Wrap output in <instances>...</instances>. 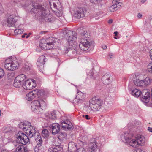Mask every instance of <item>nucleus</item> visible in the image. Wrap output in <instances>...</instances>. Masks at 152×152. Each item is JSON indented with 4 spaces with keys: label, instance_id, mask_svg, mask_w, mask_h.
I'll return each mask as SVG.
<instances>
[{
    "label": "nucleus",
    "instance_id": "41",
    "mask_svg": "<svg viewBox=\"0 0 152 152\" xmlns=\"http://www.w3.org/2000/svg\"><path fill=\"white\" fill-rule=\"evenodd\" d=\"M89 73H90V75L91 76V77H93L94 75V70H90Z\"/></svg>",
    "mask_w": 152,
    "mask_h": 152
},
{
    "label": "nucleus",
    "instance_id": "50",
    "mask_svg": "<svg viewBox=\"0 0 152 152\" xmlns=\"http://www.w3.org/2000/svg\"><path fill=\"white\" fill-rule=\"evenodd\" d=\"M91 0V1L92 3H93L94 2H95L98 1L99 0Z\"/></svg>",
    "mask_w": 152,
    "mask_h": 152
},
{
    "label": "nucleus",
    "instance_id": "52",
    "mask_svg": "<svg viewBox=\"0 0 152 152\" xmlns=\"http://www.w3.org/2000/svg\"><path fill=\"white\" fill-rule=\"evenodd\" d=\"M1 152H9V151L7 150H2Z\"/></svg>",
    "mask_w": 152,
    "mask_h": 152
},
{
    "label": "nucleus",
    "instance_id": "39",
    "mask_svg": "<svg viewBox=\"0 0 152 152\" xmlns=\"http://www.w3.org/2000/svg\"><path fill=\"white\" fill-rule=\"evenodd\" d=\"M74 152H86L85 149L83 148H80L77 149Z\"/></svg>",
    "mask_w": 152,
    "mask_h": 152
},
{
    "label": "nucleus",
    "instance_id": "42",
    "mask_svg": "<svg viewBox=\"0 0 152 152\" xmlns=\"http://www.w3.org/2000/svg\"><path fill=\"white\" fill-rule=\"evenodd\" d=\"M120 0H113V2L114 4H119L120 3L119 2Z\"/></svg>",
    "mask_w": 152,
    "mask_h": 152
},
{
    "label": "nucleus",
    "instance_id": "12",
    "mask_svg": "<svg viewBox=\"0 0 152 152\" xmlns=\"http://www.w3.org/2000/svg\"><path fill=\"white\" fill-rule=\"evenodd\" d=\"M85 96L84 94L77 90L76 97L73 101V103L77 105L81 104L84 101Z\"/></svg>",
    "mask_w": 152,
    "mask_h": 152
},
{
    "label": "nucleus",
    "instance_id": "4",
    "mask_svg": "<svg viewBox=\"0 0 152 152\" xmlns=\"http://www.w3.org/2000/svg\"><path fill=\"white\" fill-rule=\"evenodd\" d=\"M32 111L38 114H40L43 112V108L46 106V103L42 99L33 101L31 104Z\"/></svg>",
    "mask_w": 152,
    "mask_h": 152
},
{
    "label": "nucleus",
    "instance_id": "61",
    "mask_svg": "<svg viewBox=\"0 0 152 152\" xmlns=\"http://www.w3.org/2000/svg\"><path fill=\"white\" fill-rule=\"evenodd\" d=\"M151 94H152V90H151Z\"/></svg>",
    "mask_w": 152,
    "mask_h": 152
},
{
    "label": "nucleus",
    "instance_id": "34",
    "mask_svg": "<svg viewBox=\"0 0 152 152\" xmlns=\"http://www.w3.org/2000/svg\"><path fill=\"white\" fill-rule=\"evenodd\" d=\"M22 84L21 83L19 82L17 80H16V78H15L14 82L13 85L15 87H20Z\"/></svg>",
    "mask_w": 152,
    "mask_h": 152
},
{
    "label": "nucleus",
    "instance_id": "47",
    "mask_svg": "<svg viewBox=\"0 0 152 152\" xmlns=\"http://www.w3.org/2000/svg\"><path fill=\"white\" fill-rule=\"evenodd\" d=\"M142 16V15L141 14L139 13L138 14L137 17L139 18H141Z\"/></svg>",
    "mask_w": 152,
    "mask_h": 152
},
{
    "label": "nucleus",
    "instance_id": "23",
    "mask_svg": "<svg viewBox=\"0 0 152 152\" xmlns=\"http://www.w3.org/2000/svg\"><path fill=\"white\" fill-rule=\"evenodd\" d=\"M102 80L104 84L105 85H107L110 82V76L108 74L104 75L102 77Z\"/></svg>",
    "mask_w": 152,
    "mask_h": 152
},
{
    "label": "nucleus",
    "instance_id": "44",
    "mask_svg": "<svg viewBox=\"0 0 152 152\" xmlns=\"http://www.w3.org/2000/svg\"><path fill=\"white\" fill-rule=\"evenodd\" d=\"M150 57L151 60H152V49L149 52Z\"/></svg>",
    "mask_w": 152,
    "mask_h": 152
},
{
    "label": "nucleus",
    "instance_id": "7",
    "mask_svg": "<svg viewBox=\"0 0 152 152\" xmlns=\"http://www.w3.org/2000/svg\"><path fill=\"white\" fill-rule=\"evenodd\" d=\"M45 92L43 90H35L30 92L26 94V98L28 101H31L37 96H45Z\"/></svg>",
    "mask_w": 152,
    "mask_h": 152
},
{
    "label": "nucleus",
    "instance_id": "29",
    "mask_svg": "<svg viewBox=\"0 0 152 152\" xmlns=\"http://www.w3.org/2000/svg\"><path fill=\"white\" fill-rule=\"evenodd\" d=\"M47 45V43L43 44V43H40L39 46L41 48V49L44 50L50 49L52 48V46L49 47V46H48V47Z\"/></svg>",
    "mask_w": 152,
    "mask_h": 152
},
{
    "label": "nucleus",
    "instance_id": "31",
    "mask_svg": "<svg viewBox=\"0 0 152 152\" xmlns=\"http://www.w3.org/2000/svg\"><path fill=\"white\" fill-rule=\"evenodd\" d=\"M81 38H84V37L86 38H88L90 36V34L88 32L86 31H84L81 34Z\"/></svg>",
    "mask_w": 152,
    "mask_h": 152
},
{
    "label": "nucleus",
    "instance_id": "43",
    "mask_svg": "<svg viewBox=\"0 0 152 152\" xmlns=\"http://www.w3.org/2000/svg\"><path fill=\"white\" fill-rule=\"evenodd\" d=\"M83 117L87 119L88 120L90 118V117L88 115H83Z\"/></svg>",
    "mask_w": 152,
    "mask_h": 152
},
{
    "label": "nucleus",
    "instance_id": "24",
    "mask_svg": "<svg viewBox=\"0 0 152 152\" xmlns=\"http://www.w3.org/2000/svg\"><path fill=\"white\" fill-rule=\"evenodd\" d=\"M97 146L96 142H91L89 145V152H94L96 150Z\"/></svg>",
    "mask_w": 152,
    "mask_h": 152
},
{
    "label": "nucleus",
    "instance_id": "45",
    "mask_svg": "<svg viewBox=\"0 0 152 152\" xmlns=\"http://www.w3.org/2000/svg\"><path fill=\"white\" fill-rule=\"evenodd\" d=\"M102 48H103V49L105 50L107 48V46L105 45H103L102 46Z\"/></svg>",
    "mask_w": 152,
    "mask_h": 152
},
{
    "label": "nucleus",
    "instance_id": "11",
    "mask_svg": "<svg viewBox=\"0 0 152 152\" xmlns=\"http://www.w3.org/2000/svg\"><path fill=\"white\" fill-rule=\"evenodd\" d=\"M145 137L143 136L139 135L137 137V139H132V142H130V145L134 148L138 147L139 145H143L145 142Z\"/></svg>",
    "mask_w": 152,
    "mask_h": 152
},
{
    "label": "nucleus",
    "instance_id": "16",
    "mask_svg": "<svg viewBox=\"0 0 152 152\" xmlns=\"http://www.w3.org/2000/svg\"><path fill=\"white\" fill-rule=\"evenodd\" d=\"M46 59V58L44 56H41L38 58L36 63L39 70L42 73H43L44 68L43 65L45 64Z\"/></svg>",
    "mask_w": 152,
    "mask_h": 152
},
{
    "label": "nucleus",
    "instance_id": "59",
    "mask_svg": "<svg viewBox=\"0 0 152 152\" xmlns=\"http://www.w3.org/2000/svg\"><path fill=\"white\" fill-rule=\"evenodd\" d=\"M28 37H29V36H28V35H27V36H26V38H28Z\"/></svg>",
    "mask_w": 152,
    "mask_h": 152
},
{
    "label": "nucleus",
    "instance_id": "26",
    "mask_svg": "<svg viewBox=\"0 0 152 152\" xmlns=\"http://www.w3.org/2000/svg\"><path fill=\"white\" fill-rule=\"evenodd\" d=\"M15 151L17 152H29V150L27 148L24 147L23 145H20L17 147Z\"/></svg>",
    "mask_w": 152,
    "mask_h": 152
},
{
    "label": "nucleus",
    "instance_id": "51",
    "mask_svg": "<svg viewBox=\"0 0 152 152\" xmlns=\"http://www.w3.org/2000/svg\"><path fill=\"white\" fill-rule=\"evenodd\" d=\"M109 56L110 58H112L113 56V55L112 54H109Z\"/></svg>",
    "mask_w": 152,
    "mask_h": 152
},
{
    "label": "nucleus",
    "instance_id": "30",
    "mask_svg": "<svg viewBox=\"0 0 152 152\" xmlns=\"http://www.w3.org/2000/svg\"><path fill=\"white\" fill-rule=\"evenodd\" d=\"M58 137L61 140H62L65 138L66 135L65 132H60L58 133Z\"/></svg>",
    "mask_w": 152,
    "mask_h": 152
},
{
    "label": "nucleus",
    "instance_id": "35",
    "mask_svg": "<svg viewBox=\"0 0 152 152\" xmlns=\"http://www.w3.org/2000/svg\"><path fill=\"white\" fill-rule=\"evenodd\" d=\"M147 71L150 73H152V62L149 63L147 66Z\"/></svg>",
    "mask_w": 152,
    "mask_h": 152
},
{
    "label": "nucleus",
    "instance_id": "18",
    "mask_svg": "<svg viewBox=\"0 0 152 152\" xmlns=\"http://www.w3.org/2000/svg\"><path fill=\"white\" fill-rule=\"evenodd\" d=\"M37 137H35V140L37 142V145L35 146L34 150L35 152H38L42 149V140L40 135L37 134Z\"/></svg>",
    "mask_w": 152,
    "mask_h": 152
},
{
    "label": "nucleus",
    "instance_id": "13",
    "mask_svg": "<svg viewBox=\"0 0 152 152\" xmlns=\"http://www.w3.org/2000/svg\"><path fill=\"white\" fill-rule=\"evenodd\" d=\"M133 135L128 132L123 133L121 136V138L123 141H124L130 145V142H132L133 139Z\"/></svg>",
    "mask_w": 152,
    "mask_h": 152
},
{
    "label": "nucleus",
    "instance_id": "1",
    "mask_svg": "<svg viewBox=\"0 0 152 152\" xmlns=\"http://www.w3.org/2000/svg\"><path fill=\"white\" fill-rule=\"evenodd\" d=\"M31 10V13L36 14L40 15L46 22H50L51 21V15L43 7L37 3L33 4Z\"/></svg>",
    "mask_w": 152,
    "mask_h": 152
},
{
    "label": "nucleus",
    "instance_id": "60",
    "mask_svg": "<svg viewBox=\"0 0 152 152\" xmlns=\"http://www.w3.org/2000/svg\"><path fill=\"white\" fill-rule=\"evenodd\" d=\"M70 145V144L69 143V144L68 146H69ZM69 148V147H68V148Z\"/></svg>",
    "mask_w": 152,
    "mask_h": 152
},
{
    "label": "nucleus",
    "instance_id": "20",
    "mask_svg": "<svg viewBox=\"0 0 152 152\" xmlns=\"http://www.w3.org/2000/svg\"><path fill=\"white\" fill-rule=\"evenodd\" d=\"M49 127L53 134H56L58 133L60 129V125L57 123H53L50 125Z\"/></svg>",
    "mask_w": 152,
    "mask_h": 152
},
{
    "label": "nucleus",
    "instance_id": "2",
    "mask_svg": "<svg viewBox=\"0 0 152 152\" xmlns=\"http://www.w3.org/2000/svg\"><path fill=\"white\" fill-rule=\"evenodd\" d=\"M65 32L66 33L65 37L67 41L66 44L68 47L66 49L68 51V49H72L75 46L77 38L76 33L75 31L68 30L65 31Z\"/></svg>",
    "mask_w": 152,
    "mask_h": 152
},
{
    "label": "nucleus",
    "instance_id": "54",
    "mask_svg": "<svg viewBox=\"0 0 152 152\" xmlns=\"http://www.w3.org/2000/svg\"><path fill=\"white\" fill-rule=\"evenodd\" d=\"M114 33L115 34V36H117V34H118V32L115 31L114 32Z\"/></svg>",
    "mask_w": 152,
    "mask_h": 152
},
{
    "label": "nucleus",
    "instance_id": "22",
    "mask_svg": "<svg viewBox=\"0 0 152 152\" xmlns=\"http://www.w3.org/2000/svg\"><path fill=\"white\" fill-rule=\"evenodd\" d=\"M46 119L48 118L52 119H55L57 118L56 112L54 111L50 113H46L45 114Z\"/></svg>",
    "mask_w": 152,
    "mask_h": 152
},
{
    "label": "nucleus",
    "instance_id": "40",
    "mask_svg": "<svg viewBox=\"0 0 152 152\" xmlns=\"http://www.w3.org/2000/svg\"><path fill=\"white\" fill-rule=\"evenodd\" d=\"M4 71L2 69L0 68V78L4 76Z\"/></svg>",
    "mask_w": 152,
    "mask_h": 152
},
{
    "label": "nucleus",
    "instance_id": "27",
    "mask_svg": "<svg viewBox=\"0 0 152 152\" xmlns=\"http://www.w3.org/2000/svg\"><path fill=\"white\" fill-rule=\"evenodd\" d=\"M26 77L25 75L21 74L17 76L16 77V80L21 83L23 84V82L26 79Z\"/></svg>",
    "mask_w": 152,
    "mask_h": 152
},
{
    "label": "nucleus",
    "instance_id": "14",
    "mask_svg": "<svg viewBox=\"0 0 152 152\" xmlns=\"http://www.w3.org/2000/svg\"><path fill=\"white\" fill-rule=\"evenodd\" d=\"M63 119L61 125L63 129L65 130H70L72 128V124L69 119L65 117H62Z\"/></svg>",
    "mask_w": 152,
    "mask_h": 152
},
{
    "label": "nucleus",
    "instance_id": "21",
    "mask_svg": "<svg viewBox=\"0 0 152 152\" xmlns=\"http://www.w3.org/2000/svg\"><path fill=\"white\" fill-rule=\"evenodd\" d=\"M140 96L142 99L147 100L150 98V93L147 89H144L142 91Z\"/></svg>",
    "mask_w": 152,
    "mask_h": 152
},
{
    "label": "nucleus",
    "instance_id": "25",
    "mask_svg": "<svg viewBox=\"0 0 152 152\" xmlns=\"http://www.w3.org/2000/svg\"><path fill=\"white\" fill-rule=\"evenodd\" d=\"M62 151V148L59 146H56L54 147L50 148L48 151V152H61Z\"/></svg>",
    "mask_w": 152,
    "mask_h": 152
},
{
    "label": "nucleus",
    "instance_id": "28",
    "mask_svg": "<svg viewBox=\"0 0 152 152\" xmlns=\"http://www.w3.org/2000/svg\"><path fill=\"white\" fill-rule=\"evenodd\" d=\"M132 94L134 96L138 97L140 95L141 91L139 90L135 89L132 91Z\"/></svg>",
    "mask_w": 152,
    "mask_h": 152
},
{
    "label": "nucleus",
    "instance_id": "37",
    "mask_svg": "<svg viewBox=\"0 0 152 152\" xmlns=\"http://www.w3.org/2000/svg\"><path fill=\"white\" fill-rule=\"evenodd\" d=\"M23 31V29H16L14 31V32L15 35H18L22 34Z\"/></svg>",
    "mask_w": 152,
    "mask_h": 152
},
{
    "label": "nucleus",
    "instance_id": "38",
    "mask_svg": "<svg viewBox=\"0 0 152 152\" xmlns=\"http://www.w3.org/2000/svg\"><path fill=\"white\" fill-rule=\"evenodd\" d=\"M23 1L22 0L20 2L19 1L17 3V5L18 7H25L27 6L26 5H24L23 4Z\"/></svg>",
    "mask_w": 152,
    "mask_h": 152
},
{
    "label": "nucleus",
    "instance_id": "53",
    "mask_svg": "<svg viewBox=\"0 0 152 152\" xmlns=\"http://www.w3.org/2000/svg\"><path fill=\"white\" fill-rule=\"evenodd\" d=\"M53 5L54 8H56V7L57 6L55 3H53Z\"/></svg>",
    "mask_w": 152,
    "mask_h": 152
},
{
    "label": "nucleus",
    "instance_id": "48",
    "mask_svg": "<svg viewBox=\"0 0 152 152\" xmlns=\"http://www.w3.org/2000/svg\"><path fill=\"white\" fill-rule=\"evenodd\" d=\"M113 21L112 19H110L108 21V23L109 24H111L112 23Z\"/></svg>",
    "mask_w": 152,
    "mask_h": 152
},
{
    "label": "nucleus",
    "instance_id": "32",
    "mask_svg": "<svg viewBox=\"0 0 152 152\" xmlns=\"http://www.w3.org/2000/svg\"><path fill=\"white\" fill-rule=\"evenodd\" d=\"M42 135L44 138H47L49 136V132L47 129H44L42 131Z\"/></svg>",
    "mask_w": 152,
    "mask_h": 152
},
{
    "label": "nucleus",
    "instance_id": "5",
    "mask_svg": "<svg viewBox=\"0 0 152 152\" xmlns=\"http://www.w3.org/2000/svg\"><path fill=\"white\" fill-rule=\"evenodd\" d=\"M103 104L102 100L97 97H94L90 101L89 107L92 110L96 111L102 107Z\"/></svg>",
    "mask_w": 152,
    "mask_h": 152
},
{
    "label": "nucleus",
    "instance_id": "17",
    "mask_svg": "<svg viewBox=\"0 0 152 152\" xmlns=\"http://www.w3.org/2000/svg\"><path fill=\"white\" fill-rule=\"evenodd\" d=\"M86 10L83 8H77L74 11V15L76 18L80 19L85 16Z\"/></svg>",
    "mask_w": 152,
    "mask_h": 152
},
{
    "label": "nucleus",
    "instance_id": "9",
    "mask_svg": "<svg viewBox=\"0 0 152 152\" xmlns=\"http://www.w3.org/2000/svg\"><path fill=\"white\" fill-rule=\"evenodd\" d=\"M152 81V79H150L148 77L142 80H140L138 77H136V78H134L133 80V82L135 85L137 86L145 87L150 84Z\"/></svg>",
    "mask_w": 152,
    "mask_h": 152
},
{
    "label": "nucleus",
    "instance_id": "36",
    "mask_svg": "<svg viewBox=\"0 0 152 152\" xmlns=\"http://www.w3.org/2000/svg\"><path fill=\"white\" fill-rule=\"evenodd\" d=\"M114 4V5H112L110 7V10L111 12H114L118 9L117 4Z\"/></svg>",
    "mask_w": 152,
    "mask_h": 152
},
{
    "label": "nucleus",
    "instance_id": "57",
    "mask_svg": "<svg viewBox=\"0 0 152 152\" xmlns=\"http://www.w3.org/2000/svg\"><path fill=\"white\" fill-rule=\"evenodd\" d=\"M146 1V0H141V2L142 3H144Z\"/></svg>",
    "mask_w": 152,
    "mask_h": 152
},
{
    "label": "nucleus",
    "instance_id": "19",
    "mask_svg": "<svg viewBox=\"0 0 152 152\" xmlns=\"http://www.w3.org/2000/svg\"><path fill=\"white\" fill-rule=\"evenodd\" d=\"M18 16H16L15 15H10L8 17L7 22V26L9 27L13 26L14 23L18 20Z\"/></svg>",
    "mask_w": 152,
    "mask_h": 152
},
{
    "label": "nucleus",
    "instance_id": "58",
    "mask_svg": "<svg viewBox=\"0 0 152 152\" xmlns=\"http://www.w3.org/2000/svg\"><path fill=\"white\" fill-rule=\"evenodd\" d=\"M119 38V37H117V36H115V37H114V38L115 39H118Z\"/></svg>",
    "mask_w": 152,
    "mask_h": 152
},
{
    "label": "nucleus",
    "instance_id": "56",
    "mask_svg": "<svg viewBox=\"0 0 152 152\" xmlns=\"http://www.w3.org/2000/svg\"><path fill=\"white\" fill-rule=\"evenodd\" d=\"M47 31H41L40 32V34H43V33H44L45 34V33L46 32H47Z\"/></svg>",
    "mask_w": 152,
    "mask_h": 152
},
{
    "label": "nucleus",
    "instance_id": "3",
    "mask_svg": "<svg viewBox=\"0 0 152 152\" xmlns=\"http://www.w3.org/2000/svg\"><path fill=\"white\" fill-rule=\"evenodd\" d=\"M19 128L23 129L29 137H34L36 133L34 127L31 126V123L27 121L21 122L18 125Z\"/></svg>",
    "mask_w": 152,
    "mask_h": 152
},
{
    "label": "nucleus",
    "instance_id": "8",
    "mask_svg": "<svg viewBox=\"0 0 152 152\" xmlns=\"http://www.w3.org/2000/svg\"><path fill=\"white\" fill-rule=\"evenodd\" d=\"M17 142L23 145H26L30 143L29 139L28 137L21 131H19L16 134Z\"/></svg>",
    "mask_w": 152,
    "mask_h": 152
},
{
    "label": "nucleus",
    "instance_id": "10",
    "mask_svg": "<svg viewBox=\"0 0 152 152\" xmlns=\"http://www.w3.org/2000/svg\"><path fill=\"white\" fill-rule=\"evenodd\" d=\"M80 42L79 47L83 50H87L89 48H91L92 49L93 48L94 45L92 43L93 42H89L86 39L81 38Z\"/></svg>",
    "mask_w": 152,
    "mask_h": 152
},
{
    "label": "nucleus",
    "instance_id": "6",
    "mask_svg": "<svg viewBox=\"0 0 152 152\" xmlns=\"http://www.w3.org/2000/svg\"><path fill=\"white\" fill-rule=\"evenodd\" d=\"M18 66V62L15 58H8L5 60L4 67L7 70L13 71L16 69Z\"/></svg>",
    "mask_w": 152,
    "mask_h": 152
},
{
    "label": "nucleus",
    "instance_id": "55",
    "mask_svg": "<svg viewBox=\"0 0 152 152\" xmlns=\"http://www.w3.org/2000/svg\"><path fill=\"white\" fill-rule=\"evenodd\" d=\"M27 35V34H24L23 35H22V38H25V35Z\"/></svg>",
    "mask_w": 152,
    "mask_h": 152
},
{
    "label": "nucleus",
    "instance_id": "15",
    "mask_svg": "<svg viewBox=\"0 0 152 152\" xmlns=\"http://www.w3.org/2000/svg\"><path fill=\"white\" fill-rule=\"evenodd\" d=\"M36 81L33 79L27 80L22 84V87L25 89L31 90L36 86Z\"/></svg>",
    "mask_w": 152,
    "mask_h": 152
},
{
    "label": "nucleus",
    "instance_id": "33",
    "mask_svg": "<svg viewBox=\"0 0 152 152\" xmlns=\"http://www.w3.org/2000/svg\"><path fill=\"white\" fill-rule=\"evenodd\" d=\"M52 39H53V38H49L46 39V42L48 46L53 45V44L54 43V41Z\"/></svg>",
    "mask_w": 152,
    "mask_h": 152
},
{
    "label": "nucleus",
    "instance_id": "46",
    "mask_svg": "<svg viewBox=\"0 0 152 152\" xmlns=\"http://www.w3.org/2000/svg\"><path fill=\"white\" fill-rule=\"evenodd\" d=\"M136 152H143V151L141 149H137L136 150Z\"/></svg>",
    "mask_w": 152,
    "mask_h": 152
},
{
    "label": "nucleus",
    "instance_id": "49",
    "mask_svg": "<svg viewBox=\"0 0 152 152\" xmlns=\"http://www.w3.org/2000/svg\"><path fill=\"white\" fill-rule=\"evenodd\" d=\"M148 130L151 132H152V128H151L150 127H148Z\"/></svg>",
    "mask_w": 152,
    "mask_h": 152
}]
</instances>
